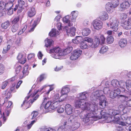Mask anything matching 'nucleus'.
Returning <instances> with one entry per match:
<instances>
[{"label":"nucleus","instance_id":"f257e3e1","mask_svg":"<svg viewBox=\"0 0 131 131\" xmlns=\"http://www.w3.org/2000/svg\"><path fill=\"white\" fill-rule=\"evenodd\" d=\"M89 105L87 106V109L85 110L89 112L86 114L85 117L83 119L85 122H87L90 120L97 121L98 119L96 113L97 106L93 104H89Z\"/></svg>","mask_w":131,"mask_h":131},{"label":"nucleus","instance_id":"f03ea898","mask_svg":"<svg viewBox=\"0 0 131 131\" xmlns=\"http://www.w3.org/2000/svg\"><path fill=\"white\" fill-rule=\"evenodd\" d=\"M125 113L121 115V111L120 110H117L112 109H110L109 110L108 114L112 116H113L116 121H118L119 119V117H121L123 120H126L128 117L127 114Z\"/></svg>","mask_w":131,"mask_h":131},{"label":"nucleus","instance_id":"7ed1b4c3","mask_svg":"<svg viewBox=\"0 0 131 131\" xmlns=\"http://www.w3.org/2000/svg\"><path fill=\"white\" fill-rule=\"evenodd\" d=\"M109 22H107L106 25L108 27H110V28L114 31H116L118 29L119 21L116 17H112L109 19Z\"/></svg>","mask_w":131,"mask_h":131},{"label":"nucleus","instance_id":"20e7f679","mask_svg":"<svg viewBox=\"0 0 131 131\" xmlns=\"http://www.w3.org/2000/svg\"><path fill=\"white\" fill-rule=\"evenodd\" d=\"M89 105V103H86L84 101L79 100H76L74 106L76 108H80L82 110H85V109H87V106Z\"/></svg>","mask_w":131,"mask_h":131},{"label":"nucleus","instance_id":"39448f33","mask_svg":"<svg viewBox=\"0 0 131 131\" xmlns=\"http://www.w3.org/2000/svg\"><path fill=\"white\" fill-rule=\"evenodd\" d=\"M105 38L103 35H101L100 36V38L96 37L95 38L94 42H93L94 46L93 47L95 48L98 46L99 44L102 45L104 44L105 43Z\"/></svg>","mask_w":131,"mask_h":131},{"label":"nucleus","instance_id":"423d86ee","mask_svg":"<svg viewBox=\"0 0 131 131\" xmlns=\"http://www.w3.org/2000/svg\"><path fill=\"white\" fill-rule=\"evenodd\" d=\"M121 92V90L118 88L115 89L113 91H111L110 93V98L114 99L117 96L118 97H124L125 99H128V98L127 96H125L124 95H118Z\"/></svg>","mask_w":131,"mask_h":131},{"label":"nucleus","instance_id":"0eeeda50","mask_svg":"<svg viewBox=\"0 0 131 131\" xmlns=\"http://www.w3.org/2000/svg\"><path fill=\"white\" fill-rule=\"evenodd\" d=\"M93 25L95 29L99 30L102 28L103 23L100 20H96L93 21Z\"/></svg>","mask_w":131,"mask_h":131},{"label":"nucleus","instance_id":"6e6552de","mask_svg":"<svg viewBox=\"0 0 131 131\" xmlns=\"http://www.w3.org/2000/svg\"><path fill=\"white\" fill-rule=\"evenodd\" d=\"M121 24L124 29L128 30L131 29V23L128 20L122 21Z\"/></svg>","mask_w":131,"mask_h":131},{"label":"nucleus","instance_id":"1a4fd4ad","mask_svg":"<svg viewBox=\"0 0 131 131\" xmlns=\"http://www.w3.org/2000/svg\"><path fill=\"white\" fill-rule=\"evenodd\" d=\"M65 30L68 35L72 36L75 35L76 29L74 27L69 28L66 27H65Z\"/></svg>","mask_w":131,"mask_h":131},{"label":"nucleus","instance_id":"9d476101","mask_svg":"<svg viewBox=\"0 0 131 131\" xmlns=\"http://www.w3.org/2000/svg\"><path fill=\"white\" fill-rule=\"evenodd\" d=\"M61 95L59 96V94L58 93L56 94L52 97L53 102L59 103L65 100L66 98L62 97Z\"/></svg>","mask_w":131,"mask_h":131},{"label":"nucleus","instance_id":"9b49d317","mask_svg":"<svg viewBox=\"0 0 131 131\" xmlns=\"http://www.w3.org/2000/svg\"><path fill=\"white\" fill-rule=\"evenodd\" d=\"M41 19L40 17H36V19L34 21L32 24V27L28 31V32H33L36 26L39 23Z\"/></svg>","mask_w":131,"mask_h":131},{"label":"nucleus","instance_id":"f8f14e48","mask_svg":"<svg viewBox=\"0 0 131 131\" xmlns=\"http://www.w3.org/2000/svg\"><path fill=\"white\" fill-rule=\"evenodd\" d=\"M18 6L19 8L17 12V13H19L21 12L24 9V6L25 4V2L22 0H18Z\"/></svg>","mask_w":131,"mask_h":131},{"label":"nucleus","instance_id":"ddd939ff","mask_svg":"<svg viewBox=\"0 0 131 131\" xmlns=\"http://www.w3.org/2000/svg\"><path fill=\"white\" fill-rule=\"evenodd\" d=\"M29 72L28 65L25 66L22 71L23 74H21V75L20 76V79H22L26 76L28 74Z\"/></svg>","mask_w":131,"mask_h":131},{"label":"nucleus","instance_id":"4468645a","mask_svg":"<svg viewBox=\"0 0 131 131\" xmlns=\"http://www.w3.org/2000/svg\"><path fill=\"white\" fill-rule=\"evenodd\" d=\"M80 45V48L82 49H88L90 47H91L92 48H95V47H93V46H94L93 44L91 45H88L86 42L83 41L81 42Z\"/></svg>","mask_w":131,"mask_h":131},{"label":"nucleus","instance_id":"2eb2a0df","mask_svg":"<svg viewBox=\"0 0 131 131\" xmlns=\"http://www.w3.org/2000/svg\"><path fill=\"white\" fill-rule=\"evenodd\" d=\"M36 11L34 7H32L30 8L28 11L27 13V16L29 18H32L35 16Z\"/></svg>","mask_w":131,"mask_h":131},{"label":"nucleus","instance_id":"dca6fc26","mask_svg":"<svg viewBox=\"0 0 131 131\" xmlns=\"http://www.w3.org/2000/svg\"><path fill=\"white\" fill-rule=\"evenodd\" d=\"M105 8L108 13H111L113 12V9L114 8L112 3L110 2L106 3L105 5Z\"/></svg>","mask_w":131,"mask_h":131},{"label":"nucleus","instance_id":"f3484780","mask_svg":"<svg viewBox=\"0 0 131 131\" xmlns=\"http://www.w3.org/2000/svg\"><path fill=\"white\" fill-rule=\"evenodd\" d=\"M123 2L121 4V7L123 9H125L128 8L131 5V2L127 1H123Z\"/></svg>","mask_w":131,"mask_h":131},{"label":"nucleus","instance_id":"a211bd4d","mask_svg":"<svg viewBox=\"0 0 131 131\" xmlns=\"http://www.w3.org/2000/svg\"><path fill=\"white\" fill-rule=\"evenodd\" d=\"M19 62L22 64H24L26 61V59L25 56L21 54H19L17 57Z\"/></svg>","mask_w":131,"mask_h":131},{"label":"nucleus","instance_id":"6ab92c4d","mask_svg":"<svg viewBox=\"0 0 131 131\" xmlns=\"http://www.w3.org/2000/svg\"><path fill=\"white\" fill-rule=\"evenodd\" d=\"M5 114H4V112L3 113V114H2L1 108L0 107V118L3 117V121L5 122L6 121L7 117L9 116L10 113L9 111L8 110H7Z\"/></svg>","mask_w":131,"mask_h":131},{"label":"nucleus","instance_id":"aec40b11","mask_svg":"<svg viewBox=\"0 0 131 131\" xmlns=\"http://www.w3.org/2000/svg\"><path fill=\"white\" fill-rule=\"evenodd\" d=\"M21 69L22 67L20 65H19L16 67L15 70V76H17L20 79V76L21 74Z\"/></svg>","mask_w":131,"mask_h":131},{"label":"nucleus","instance_id":"412c9836","mask_svg":"<svg viewBox=\"0 0 131 131\" xmlns=\"http://www.w3.org/2000/svg\"><path fill=\"white\" fill-rule=\"evenodd\" d=\"M127 42L126 39H122L119 41L118 44L121 47H124L126 46Z\"/></svg>","mask_w":131,"mask_h":131},{"label":"nucleus","instance_id":"4be33fe9","mask_svg":"<svg viewBox=\"0 0 131 131\" xmlns=\"http://www.w3.org/2000/svg\"><path fill=\"white\" fill-rule=\"evenodd\" d=\"M82 40L83 37L81 36H77L72 40V42L74 43L78 44L81 42Z\"/></svg>","mask_w":131,"mask_h":131},{"label":"nucleus","instance_id":"5701e85b","mask_svg":"<svg viewBox=\"0 0 131 131\" xmlns=\"http://www.w3.org/2000/svg\"><path fill=\"white\" fill-rule=\"evenodd\" d=\"M99 17L102 20L104 21L108 19V16L106 12H104L102 13Z\"/></svg>","mask_w":131,"mask_h":131},{"label":"nucleus","instance_id":"b1692460","mask_svg":"<svg viewBox=\"0 0 131 131\" xmlns=\"http://www.w3.org/2000/svg\"><path fill=\"white\" fill-rule=\"evenodd\" d=\"M69 16H66L64 17L63 19V20L64 23H68V26H72L73 24L72 22L69 20Z\"/></svg>","mask_w":131,"mask_h":131},{"label":"nucleus","instance_id":"393cba45","mask_svg":"<svg viewBox=\"0 0 131 131\" xmlns=\"http://www.w3.org/2000/svg\"><path fill=\"white\" fill-rule=\"evenodd\" d=\"M91 32V30L89 28H84L83 29L82 31V34L84 36L88 35Z\"/></svg>","mask_w":131,"mask_h":131},{"label":"nucleus","instance_id":"a878e982","mask_svg":"<svg viewBox=\"0 0 131 131\" xmlns=\"http://www.w3.org/2000/svg\"><path fill=\"white\" fill-rule=\"evenodd\" d=\"M70 91L69 88L66 86L63 87L61 91V96H63L64 95V94H67Z\"/></svg>","mask_w":131,"mask_h":131},{"label":"nucleus","instance_id":"bb28decb","mask_svg":"<svg viewBox=\"0 0 131 131\" xmlns=\"http://www.w3.org/2000/svg\"><path fill=\"white\" fill-rule=\"evenodd\" d=\"M53 42V40L51 39L48 38L45 40V46L47 47H50L52 44Z\"/></svg>","mask_w":131,"mask_h":131},{"label":"nucleus","instance_id":"cd10ccee","mask_svg":"<svg viewBox=\"0 0 131 131\" xmlns=\"http://www.w3.org/2000/svg\"><path fill=\"white\" fill-rule=\"evenodd\" d=\"M58 31H57L56 29H52L49 32V35L51 37H55L57 34H59Z\"/></svg>","mask_w":131,"mask_h":131},{"label":"nucleus","instance_id":"c85d7f7f","mask_svg":"<svg viewBox=\"0 0 131 131\" xmlns=\"http://www.w3.org/2000/svg\"><path fill=\"white\" fill-rule=\"evenodd\" d=\"M106 101L105 99L100 100L99 103L100 107L101 108H103L105 107L106 106Z\"/></svg>","mask_w":131,"mask_h":131},{"label":"nucleus","instance_id":"c756f323","mask_svg":"<svg viewBox=\"0 0 131 131\" xmlns=\"http://www.w3.org/2000/svg\"><path fill=\"white\" fill-rule=\"evenodd\" d=\"M71 14L72 16V21L73 22L74 21L78 15V12L77 11H73L72 12Z\"/></svg>","mask_w":131,"mask_h":131},{"label":"nucleus","instance_id":"7c9ffc66","mask_svg":"<svg viewBox=\"0 0 131 131\" xmlns=\"http://www.w3.org/2000/svg\"><path fill=\"white\" fill-rule=\"evenodd\" d=\"M72 49V47L67 48L63 51L62 53L63 55H66L71 52Z\"/></svg>","mask_w":131,"mask_h":131},{"label":"nucleus","instance_id":"2f4dec72","mask_svg":"<svg viewBox=\"0 0 131 131\" xmlns=\"http://www.w3.org/2000/svg\"><path fill=\"white\" fill-rule=\"evenodd\" d=\"M10 25V23L8 20L2 23L1 25L2 28L4 29H6L8 28Z\"/></svg>","mask_w":131,"mask_h":131},{"label":"nucleus","instance_id":"473e14b6","mask_svg":"<svg viewBox=\"0 0 131 131\" xmlns=\"http://www.w3.org/2000/svg\"><path fill=\"white\" fill-rule=\"evenodd\" d=\"M127 89L129 92H131V80H128L126 81V83Z\"/></svg>","mask_w":131,"mask_h":131},{"label":"nucleus","instance_id":"72a5a7b5","mask_svg":"<svg viewBox=\"0 0 131 131\" xmlns=\"http://www.w3.org/2000/svg\"><path fill=\"white\" fill-rule=\"evenodd\" d=\"M86 93L84 92L80 93L79 94V100H81L84 101L86 98Z\"/></svg>","mask_w":131,"mask_h":131},{"label":"nucleus","instance_id":"f704fd0d","mask_svg":"<svg viewBox=\"0 0 131 131\" xmlns=\"http://www.w3.org/2000/svg\"><path fill=\"white\" fill-rule=\"evenodd\" d=\"M118 84L119 87L121 89L122 91H125V83L122 81H119Z\"/></svg>","mask_w":131,"mask_h":131},{"label":"nucleus","instance_id":"c9c22d12","mask_svg":"<svg viewBox=\"0 0 131 131\" xmlns=\"http://www.w3.org/2000/svg\"><path fill=\"white\" fill-rule=\"evenodd\" d=\"M108 49V47L106 46H104L102 47L100 50V53L103 54L107 52Z\"/></svg>","mask_w":131,"mask_h":131},{"label":"nucleus","instance_id":"e433bc0d","mask_svg":"<svg viewBox=\"0 0 131 131\" xmlns=\"http://www.w3.org/2000/svg\"><path fill=\"white\" fill-rule=\"evenodd\" d=\"M100 95L99 91L97 90L95 92H93L91 96L92 97H95V98H97L100 96Z\"/></svg>","mask_w":131,"mask_h":131},{"label":"nucleus","instance_id":"4c0bfd02","mask_svg":"<svg viewBox=\"0 0 131 131\" xmlns=\"http://www.w3.org/2000/svg\"><path fill=\"white\" fill-rule=\"evenodd\" d=\"M100 114L101 118H105L106 117L107 113L105 110L103 109L101 111Z\"/></svg>","mask_w":131,"mask_h":131},{"label":"nucleus","instance_id":"58836bf2","mask_svg":"<svg viewBox=\"0 0 131 131\" xmlns=\"http://www.w3.org/2000/svg\"><path fill=\"white\" fill-rule=\"evenodd\" d=\"M53 102L51 104L50 106V109L53 110L56 108L59 105V103L54 102Z\"/></svg>","mask_w":131,"mask_h":131},{"label":"nucleus","instance_id":"ea45409f","mask_svg":"<svg viewBox=\"0 0 131 131\" xmlns=\"http://www.w3.org/2000/svg\"><path fill=\"white\" fill-rule=\"evenodd\" d=\"M23 43L22 39L20 38H18L15 42V44L18 46H20Z\"/></svg>","mask_w":131,"mask_h":131},{"label":"nucleus","instance_id":"a19ab883","mask_svg":"<svg viewBox=\"0 0 131 131\" xmlns=\"http://www.w3.org/2000/svg\"><path fill=\"white\" fill-rule=\"evenodd\" d=\"M38 112L36 111H33L31 114V115L32 116V117L31 119H35L36 120H37V119L36 117L38 115Z\"/></svg>","mask_w":131,"mask_h":131},{"label":"nucleus","instance_id":"79ce46f5","mask_svg":"<svg viewBox=\"0 0 131 131\" xmlns=\"http://www.w3.org/2000/svg\"><path fill=\"white\" fill-rule=\"evenodd\" d=\"M119 0H113L112 4L114 8L116 7L119 5Z\"/></svg>","mask_w":131,"mask_h":131},{"label":"nucleus","instance_id":"37998d69","mask_svg":"<svg viewBox=\"0 0 131 131\" xmlns=\"http://www.w3.org/2000/svg\"><path fill=\"white\" fill-rule=\"evenodd\" d=\"M83 41H84V42H87L88 43H90L91 44V45L93 43V39L91 38H89L88 37H85L84 40Z\"/></svg>","mask_w":131,"mask_h":131},{"label":"nucleus","instance_id":"c03bdc74","mask_svg":"<svg viewBox=\"0 0 131 131\" xmlns=\"http://www.w3.org/2000/svg\"><path fill=\"white\" fill-rule=\"evenodd\" d=\"M73 52L75 53V55H76V56L78 58L80 56L82 53V51L80 50H75Z\"/></svg>","mask_w":131,"mask_h":131},{"label":"nucleus","instance_id":"a18cd8bd","mask_svg":"<svg viewBox=\"0 0 131 131\" xmlns=\"http://www.w3.org/2000/svg\"><path fill=\"white\" fill-rule=\"evenodd\" d=\"M4 95L5 96H6L7 97L9 98V99L11 98L12 96L11 93L8 90V89H6L5 91Z\"/></svg>","mask_w":131,"mask_h":131},{"label":"nucleus","instance_id":"49530a36","mask_svg":"<svg viewBox=\"0 0 131 131\" xmlns=\"http://www.w3.org/2000/svg\"><path fill=\"white\" fill-rule=\"evenodd\" d=\"M13 5V3L8 2L6 4L5 3V9H8L12 7Z\"/></svg>","mask_w":131,"mask_h":131},{"label":"nucleus","instance_id":"de8ad7c7","mask_svg":"<svg viewBox=\"0 0 131 131\" xmlns=\"http://www.w3.org/2000/svg\"><path fill=\"white\" fill-rule=\"evenodd\" d=\"M107 42L108 44L112 43L114 40L113 37L112 36L108 37L106 39Z\"/></svg>","mask_w":131,"mask_h":131},{"label":"nucleus","instance_id":"09e8293b","mask_svg":"<svg viewBox=\"0 0 131 131\" xmlns=\"http://www.w3.org/2000/svg\"><path fill=\"white\" fill-rule=\"evenodd\" d=\"M8 84V82L7 80H5L1 84V88L2 89H4Z\"/></svg>","mask_w":131,"mask_h":131},{"label":"nucleus","instance_id":"8fccbe9b","mask_svg":"<svg viewBox=\"0 0 131 131\" xmlns=\"http://www.w3.org/2000/svg\"><path fill=\"white\" fill-rule=\"evenodd\" d=\"M5 104L6 107L7 108L12 107H13V102L10 101L6 102Z\"/></svg>","mask_w":131,"mask_h":131},{"label":"nucleus","instance_id":"3c124183","mask_svg":"<svg viewBox=\"0 0 131 131\" xmlns=\"http://www.w3.org/2000/svg\"><path fill=\"white\" fill-rule=\"evenodd\" d=\"M19 20V17L17 16L15 17L13 20L12 21V23L14 25L17 24Z\"/></svg>","mask_w":131,"mask_h":131},{"label":"nucleus","instance_id":"603ef678","mask_svg":"<svg viewBox=\"0 0 131 131\" xmlns=\"http://www.w3.org/2000/svg\"><path fill=\"white\" fill-rule=\"evenodd\" d=\"M5 6V3L2 0H0V10L4 9Z\"/></svg>","mask_w":131,"mask_h":131},{"label":"nucleus","instance_id":"864d4df0","mask_svg":"<svg viewBox=\"0 0 131 131\" xmlns=\"http://www.w3.org/2000/svg\"><path fill=\"white\" fill-rule=\"evenodd\" d=\"M51 104V101H48L46 103L45 106V109H47L48 108H50V106Z\"/></svg>","mask_w":131,"mask_h":131},{"label":"nucleus","instance_id":"5fc2aeb1","mask_svg":"<svg viewBox=\"0 0 131 131\" xmlns=\"http://www.w3.org/2000/svg\"><path fill=\"white\" fill-rule=\"evenodd\" d=\"M15 83H13L12 85L10 86V90L11 92H15L16 91L15 89Z\"/></svg>","mask_w":131,"mask_h":131},{"label":"nucleus","instance_id":"6e6d98bb","mask_svg":"<svg viewBox=\"0 0 131 131\" xmlns=\"http://www.w3.org/2000/svg\"><path fill=\"white\" fill-rule=\"evenodd\" d=\"M18 29V26L15 25H13L12 27L11 30L13 32H14L16 31Z\"/></svg>","mask_w":131,"mask_h":131},{"label":"nucleus","instance_id":"4d7b16f0","mask_svg":"<svg viewBox=\"0 0 131 131\" xmlns=\"http://www.w3.org/2000/svg\"><path fill=\"white\" fill-rule=\"evenodd\" d=\"M127 17V15L125 13L122 14L121 15V21H124V20L126 19Z\"/></svg>","mask_w":131,"mask_h":131},{"label":"nucleus","instance_id":"13d9d810","mask_svg":"<svg viewBox=\"0 0 131 131\" xmlns=\"http://www.w3.org/2000/svg\"><path fill=\"white\" fill-rule=\"evenodd\" d=\"M76 55H75V53L73 52L70 56V60H75L77 59L78 58L77 57Z\"/></svg>","mask_w":131,"mask_h":131},{"label":"nucleus","instance_id":"bf43d9fd","mask_svg":"<svg viewBox=\"0 0 131 131\" xmlns=\"http://www.w3.org/2000/svg\"><path fill=\"white\" fill-rule=\"evenodd\" d=\"M45 78V75L44 74H41L38 78L37 80L38 82H41Z\"/></svg>","mask_w":131,"mask_h":131},{"label":"nucleus","instance_id":"052dcab7","mask_svg":"<svg viewBox=\"0 0 131 131\" xmlns=\"http://www.w3.org/2000/svg\"><path fill=\"white\" fill-rule=\"evenodd\" d=\"M65 111L67 115H70L72 114L73 112V109L72 108H70L69 109H66Z\"/></svg>","mask_w":131,"mask_h":131},{"label":"nucleus","instance_id":"680f3d73","mask_svg":"<svg viewBox=\"0 0 131 131\" xmlns=\"http://www.w3.org/2000/svg\"><path fill=\"white\" fill-rule=\"evenodd\" d=\"M4 67L3 65L0 63V75L2 74L4 72Z\"/></svg>","mask_w":131,"mask_h":131},{"label":"nucleus","instance_id":"e2e57ef3","mask_svg":"<svg viewBox=\"0 0 131 131\" xmlns=\"http://www.w3.org/2000/svg\"><path fill=\"white\" fill-rule=\"evenodd\" d=\"M35 57V54L33 53H30L29 54L27 57V58L28 60L33 59Z\"/></svg>","mask_w":131,"mask_h":131},{"label":"nucleus","instance_id":"0e129e2a","mask_svg":"<svg viewBox=\"0 0 131 131\" xmlns=\"http://www.w3.org/2000/svg\"><path fill=\"white\" fill-rule=\"evenodd\" d=\"M118 82L119 81L116 80H112L111 83L113 86H115L117 85V84H118Z\"/></svg>","mask_w":131,"mask_h":131},{"label":"nucleus","instance_id":"69168bd1","mask_svg":"<svg viewBox=\"0 0 131 131\" xmlns=\"http://www.w3.org/2000/svg\"><path fill=\"white\" fill-rule=\"evenodd\" d=\"M7 10H8L7 14L8 15H11L13 14V10L12 7Z\"/></svg>","mask_w":131,"mask_h":131},{"label":"nucleus","instance_id":"338daca9","mask_svg":"<svg viewBox=\"0 0 131 131\" xmlns=\"http://www.w3.org/2000/svg\"><path fill=\"white\" fill-rule=\"evenodd\" d=\"M54 52L57 53L61 51L60 48L59 47H57L54 48Z\"/></svg>","mask_w":131,"mask_h":131},{"label":"nucleus","instance_id":"774afa93","mask_svg":"<svg viewBox=\"0 0 131 131\" xmlns=\"http://www.w3.org/2000/svg\"><path fill=\"white\" fill-rule=\"evenodd\" d=\"M64 108L63 107H59L57 109L58 112L59 113H61L64 112Z\"/></svg>","mask_w":131,"mask_h":131}]
</instances>
